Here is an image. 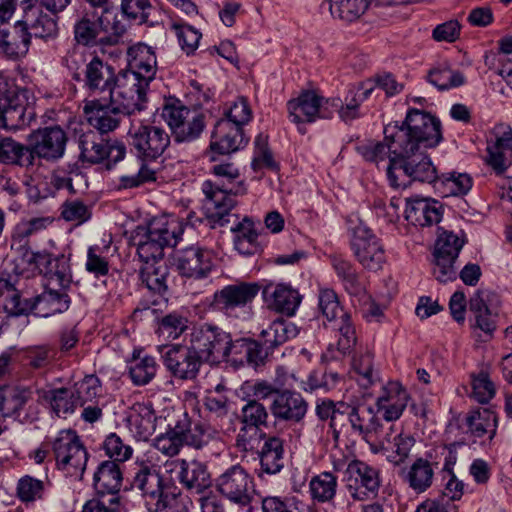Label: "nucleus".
I'll return each instance as SVG.
<instances>
[{"label":"nucleus","instance_id":"nucleus-21","mask_svg":"<svg viewBox=\"0 0 512 512\" xmlns=\"http://www.w3.org/2000/svg\"><path fill=\"white\" fill-rule=\"evenodd\" d=\"M44 274L49 285L68 288L72 282V273L69 258L65 255L53 256L46 252H37L30 260Z\"/></svg>","mask_w":512,"mask_h":512},{"label":"nucleus","instance_id":"nucleus-56","mask_svg":"<svg viewBox=\"0 0 512 512\" xmlns=\"http://www.w3.org/2000/svg\"><path fill=\"white\" fill-rule=\"evenodd\" d=\"M157 363L154 357H134L129 366V375L135 385H146L156 375Z\"/></svg>","mask_w":512,"mask_h":512},{"label":"nucleus","instance_id":"nucleus-12","mask_svg":"<svg viewBox=\"0 0 512 512\" xmlns=\"http://www.w3.org/2000/svg\"><path fill=\"white\" fill-rule=\"evenodd\" d=\"M215 486L222 496L241 507L249 505L252 501L253 478L240 464L225 469L216 478Z\"/></svg>","mask_w":512,"mask_h":512},{"label":"nucleus","instance_id":"nucleus-33","mask_svg":"<svg viewBox=\"0 0 512 512\" xmlns=\"http://www.w3.org/2000/svg\"><path fill=\"white\" fill-rule=\"evenodd\" d=\"M133 485L152 501H158L169 489L160 473L149 465H142L136 472Z\"/></svg>","mask_w":512,"mask_h":512},{"label":"nucleus","instance_id":"nucleus-3","mask_svg":"<svg viewBox=\"0 0 512 512\" xmlns=\"http://www.w3.org/2000/svg\"><path fill=\"white\" fill-rule=\"evenodd\" d=\"M218 438V432L211 426L201 422L192 423L188 414L182 413L174 423L168 425L165 433L156 437L154 446L167 456L177 455L186 445L194 449H202Z\"/></svg>","mask_w":512,"mask_h":512},{"label":"nucleus","instance_id":"nucleus-63","mask_svg":"<svg viewBox=\"0 0 512 512\" xmlns=\"http://www.w3.org/2000/svg\"><path fill=\"white\" fill-rule=\"evenodd\" d=\"M268 436L261 431V428L241 424L236 436V447L240 451L252 452L258 450L261 441H265Z\"/></svg>","mask_w":512,"mask_h":512},{"label":"nucleus","instance_id":"nucleus-29","mask_svg":"<svg viewBox=\"0 0 512 512\" xmlns=\"http://www.w3.org/2000/svg\"><path fill=\"white\" fill-rule=\"evenodd\" d=\"M409 395L399 382H389L384 395L377 400L379 410L383 411L384 422L399 419L407 406Z\"/></svg>","mask_w":512,"mask_h":512},{"label":"nucleus","instance_id":"nucleus-2","mask_svg":"<svg viewBox=\"0 0 512 512\" xmlns=\"http://www.w3.org/2000/svg\"><path fill=\"white\" fill-rule=\"evenodd\" d=\"M134 80L128 76L120 81L118 90L113 97H108L109 103L92 100L85 104L84 112L88 123L100 133H108L119 126L120 116H130L141 111L145 106L134 97Z\"/></svg>","mask_w":512,"mask_h":512},{"label":"nucleus","instance_id":"nucleus-57","mask_svg":"<svg viewBox=\"0 0 512 512\" xmlns=\"http://www.w3.org/2000/svg\"><path fill=\"white\" fill-rule=\"evenodd\" d=\"M191 499L176 488L169 489L154 503L155 512H190Z\"/></svg>","mask_w":512,"mask_h":512},{"label":"nucleus","instance_id":"nucleus-14","mask_svg":"<svg viewBox=\"0 0 512 512\" xmlns=\"http://www.w3.org/2000/svg\"><path fill=\"white\" fill-rule=\"evenodd\" d=\"M464 245V240L451 231L439 233L433 253V275L441 283L456 279L454 262Z\"/></svg>","mask_w":512,"mask_h":512},{"label":"nucleus","instance_id":"nucleus-25","mask_svg":"<svg viewBox=\"0 0 512 512\" xmlns=\"http://www.w3.org/2000/svg\"><path fill=\"white\" fill-rule=\"evenodd\" d=\"M108 17L96 13H85L74 25V36L78 44L84 46L105 45L104 33Z\"/></svg>","mask_w":512,"mask_h":512},{"label":"nucleus","instance_id":"nucleus-27","mask_svg":"<svg viewBox=\"0 0 512 512\" xmlns=\"http://www.w3.org/2000/svg\"><path fill=\"white\" fill-rule=\"evenodd\" d=\"M263 294L270 309L288 317L295 314L302 300L299 292L286 284L268 285Z\"/></svg>","mask_w":512,"mask_h":512},{"label":"nucleus","instance_id":"nucleus-47","mask_svg":"<svg viewBox=\"0 0 512 512\" xmlns=\"http://www.w3.org/2000/svg\"><path fill=\"white\" fill-rule=\"evenodd\" d=\"M434 478L432 464L423 458H418L409 468L405 480L409 487L417 493L425 492L431 487Z\"/></svg>","mask_w":512,"mask_h":512},{"label":"nucleus","instance_id":"nucleus-24","mask_svg":"<svg viewBox=\"0 0 512 512\" xmlns=\"http://www.w3.org/2000/svg\"><path fill=\"white\" fill-rule=\"evenodd\" d=\"M247 141L244 139L243 130L231 121L218 120L212 132L210 148L219 154H230L241 147Z\"/></svg>","mask_w":512,"mask_h":512},{"label":"nucleus","instance_id":"nucleus-19","mask_svg":"<svg viewBox=\"0 0 512 512\" xmlns=\"http://www.w3.org/2000/svg\"><path fill=\"white\" fill-rule=\"evenodd\" d=\"M170 473L175 474L176 480L188 492L202 494L212 483L207 465L199 460L175 459L167 462Z\"/></svg>","mask_w":512,"mask_h":512},{"label":"nucleus","instance_id":"nucleus-59","mask_svg":"<svg viewBox=\"0 0 512 512\" xmlns=\"http://www.w3.org/2000/svg\"><path fill=\"white\" fill-rule=\"evenodd\" d=\"M49 483V481L44 482L32 476L25 475L18 480L16 488L17 496L25 503L42 499L45 487Z\"/></svg>","mask_w":512,"mask_h":512},{"label":"nucleus","instance_id":"nucleus-20","mask_svg":"<svg viewBox=\"0 0 512 512\" xmlns=\"http://www.w3.org/2000/svg\"><path fill=\"white\" fill-rule=\"evenodd\" d=\"M202 190L206 196L204 209L207 218L220 226H224L229 222L226 217L230 215V211L237 204L234 196L238 194V191L226 188L224 183H213L210 180L203 183Z\"/></svg>","mask_w":512,"mask_h":512},{"label":"nucleus","instance_id":"nucleus-54","mask_svg":"<svg viewBox=\"0 0 512 512\" xmlns=\"http://www.w3.org/2000/svg\"><path fill=\"white\" fill-rule=\"evenodd\" d=\"M427 79L439 90H448L462 86L465 83L464 75L459 71L451 70L447 64H441L431 69Z\"/></svg>","mask_w":512,"mask_h":512},{"label":"nucleus","instance_id":"nucleus-10","mask_svg":"<svg viewBox=\"0 0 512 512\" xmlns=\"http://www.w3.org/2000/svg\"><path fill=\"white\" fill-rule=\"evenodd\" d=\"M128 136L136 155L147 161L160 157L170 145L169 134L163 128L149 124H132Z\"/></svg>","mask_w":512,"mask_h":512},{"label":"nucleus","instance_id":"nucleus-35","mask_svg":"<svg viewBox=\"0 0 512 512\" xmlns=\"http://www.w3.org/2000/svg\"><path fill=\"white\" fill-rule=\"evenodd\" d=\"M122 472L115 461L106 460L99 464L93 476V485L99 495L115 496L122 485Z\"/></svg>","mask_w":512,"mask_h":512},{"label":"nucleus","instance_id":"nucleus-18","mask_svg":"<svg viewBox=\"0 0 512 512\" xmlns=\"http://www.w3.org/2000/svg\"><path fill=\"white\" fill-rule=\"evenodd\" d=\"M161 353L164 365L177 379H195L203 364V361L190 344L166 346L162 348Z\"/></svg>","mask_w":512,"mask_h":512},{"label":"nucleus","instance_id":"nucleus-62","mask_svg":"<svg viewBox=\"0 0 512 512\" xmlns=\"http://www.w3.org/2000/svg\"><path fill=\"white\" fill-rule=\"evenodd\" d=\"M49 398L51 407L58 417L73 413L78 406L75 393L66 388L52 390Z\"/></svg>","mask_w":512,"mask_h":512},{"label":"nucleus","instance_id":"nucleus-42","mask_svg":"<svg viewBox=\"0 0 512 512\" xmlns=\"http://www.w3.org/2000/svg\"><path fill=\"white\" fill-rule=\"evenodd\" d=\"M30 389L16 386L0 388V412L4 417L19 416L20 411L31 399Z\"/></svg>","mask_w":512,"mask_h":512},{"label":"nucleus","instance_id":"nucleus-41","mask_svg":"<svg viewBox=\"0 0 512 512\" xmlns=\"http://www.w3.org/2000/svg\"><path fill=\"white\" fill-rule=\"evenodd\" d=\"M489 296L490 294L485 291H477L470 299L469 309L475 318L473 327L480 329L487 336L491 337L496 328V321L487 304Z\"/></svg>","mask_w":512,"mask_h":512},{"label":"nucleus","instance_id":"nucleus-58","mask_svg":"<svg viewBox=\"0 0 512 512\" xmlns=\"http://www.w3.org/2000/svg\"><path fill=\"white\" fill-rule=\"evenodd\" d=\"M16 35H10L0 29V51L8 57L16 58L27 53L30 41L23 32L15 30Z\"/></svg>","mask_w":512,"mask_h":512},{"label":"nucleus","instance_id":"nucleus-40","mask_svg":"<svg viewBox=\"0 0 512 512\" xmlns=\"http://www.w3.org/2000/svg\"><path fill=\"white\" fill-rule=\"evenodd\" d=\"M372 4V0H323L321 9L330 12L333 18L353 22L361 17Z\"/></svg>","mask_w":512,"mask_h":512},{"label":"nucleus","instance_id":"nucleus-50","mask_svg":"<svg viewBox=\"0 0 512 512\" xmlns=\"http://www.w3.org/2000/svg\"><path fill=\"white\" fill-rule=\"evenodd\" d=\"M142 231L143 234L137 233V236L134 238L137 254L141 261L144 265L163 262L165 246L146 229H142Z\"/></svg>","mask_w":512,"mask_h":512},{"label":"nucleus","instance_id":"nucleus-52","mask_svg":"<svg viewBox=\"0 0 512 512\" xmlns=\"http://www.w3.org/2000/svg\"><path fill=\"white\" fill-rule=\"evenodd\" d=\"M331 263L349 294L360 296L365 292L364 286L359 281L358 273L348 260L335 255L331 257Z\"/></svg>","mask_w":512,"mask_h":512},{"label":"nucleus","instance_id":"nucleus-36","mask_svg":"<svg viewBox=\"0 0 512 512\" xmlns=\"http://www.w3.org/2000/svg\"><path fill=\"white\" fill-rule=\"evenodd\" d=\"M33 304L34 315L46 318L68 310L70 297L63 291L48 288L33 297Z\"/></svg>","mask_w":512,"mask_h":512},{"label":"nucleus","instance_id":"nucleus-9","mask_svg":"<svg viewBox=\"0 0 512 512\" xmlns=\"http://www.w3.org/2000/svg\"><path fill=\"white\" fill-rule=\"evenodd\" d=\"M351 231L350 245L357 261L367 270H380L385 263V250L381 240L362 222Z\"/></svg>","mask_w":512,"mask_h":512},{"label":"nucleus","instance_id":"nucleus-8","mask_svg":"<svg viewBox=\"0 0 512 512\" xmlns=\"http://www.w3.org/2000/svg\"><path fill=\"white\" fill-rule=\"evenodd\" d=\"M260 291L256 282H236L224 286L213 295L212 307L229 317H237L248 308Z\"/></svg>","mask_w":512,"mask_h":512},{"label":"nucleus","instance_id":"nucleus-48","mask_svg":"<svg viewBox=\"0 0 512 512\" xmlns=\"http://www.w3.org/2000/svg\"><path fill=\"white\" fill-rule=\"evenodd\" d=\"M80 159L91 164L100 163L104 160V152L107 145L101 135L94 131L83 133L78 140Z\"/></svg>","mask_w":512,"mask_h":512},{"label":"nucleus","instance_id":"nucleus-38","mask_svg":"<svg viewBox=\"0 0 512 512\" xmlns=\"http://www.w3.org/2000/svg\"><path fill=\"white\" fill-rule=\"evenodd\" d=\"M234 234V248L242 255L250 256L261 251L258 241L259 234L254 222L245 217L236 226L231 228Z\"/></svg>","mask_w":512,"mask_h":512},{"label":"nucleus","instance_id":"nucleus-53","mask_svg":"<svg viewBox=\"0 0 512 512\" xmlns=\"http://www.w3.org/2000/svg\"><path fill=\"white\" fill-rule=\"evenodd\" d=\"M168 267L164 262L146 264L142 267L140 276L142 283L156 293H163L167 290Z\"/></svg>","mask_w":512,"mask_h":512},{"label":"nucleus","instance_id":"nucleus-60","mask_svg":"<svg viewBox=\"0 0 512 512\" xmlns=\"http://www.w3.org/2000/svg\"><path fill=\"white\" fill-rule=\"evenodd\" d=\"M319 309L330 322H338L348 316L340 306L337 294L331 289H321L319 293Z\"/></svg>","mask_w":512,"mask_h":512},{"label":"nucleus","instance_id":"nucleus-51","mask_svg":"<svg viewBox=\"0 0 512 512\" xmlns=\"http://www.w3.org/2000/svg\"><path fill=\"white\" fill-rule=\"evenodd\" d=\"M120 11L124 18L141 25L153 24L156 8L151 0H121Z\"/></svg>","mask_w":512,"mask_h":512},{"label":"nucleus","instance_id":"nucleus-44","mask_svg":"<svg viewBox=\"0 0 512 512\" xmlns=\"http://www.w3.org/2000/svg\"><path fill=\"white\" fill-rule=\"evenodd\" d=\"M346 415L349 417L347 435L360 437L366 442H370L371 431L377 418L373 410L351 405V410L346 412Z\"/></svg>","mask_w":512,"mask_h":512},{"label":"nucleus","instance_id":"nucleus-61","mask_svg":"<svg viewBox=\"0 0 512 512\" xmlns=\"http://www.w3.org/2000/svg\"><path fill=\"white\" fill-rule=\"evenodd\" d=\"M171 28L174 30L183 52L188 56L192 55L198 48L202 34L193 26L185 23L174 22Z\"/></svg>","mask_w":512,"mask_h":512},{"label":"nucleus","instance_id":"nucleus-30","mask_svg":"<svg viewBox=\"0 0 512 512\" xmlns=\"http://www.w3.org/2000/svg\"><path fill=\"white\" fill-rule=\"evenodd\" d=\"M129 429L139 441H147L156 429V415L150 402L135 403L128 416Z\"/></svg>","mask_w":512,"mask_h":512},{"label":"nucleus","instance_id":"nucleus-39","mask_svg":"<svg viewBox=\"0 0 512 512\" xmlns=\"http://www.w3.org/2000/svg\"><path fill=\"white\" fill-rule=\"evenodd\" d=\"M299 333L297 326L283 318L274 320L259 335L263 345L274 351L289 340L294 339Z\"/></svg>","mask_w":512,"mask_h":512},{"label":"nucleus","instance_id":"nucleus-23","mask_svg":"<svg viewBox=\"0 0 512 512\" xmlns=\"http://www.w3.org/2000/svg\"><path fill=\"white\" fill-rule=\"evenodd\" d=\"M176 262L181 275L202 279L206 278L213 268V255L210 250L193 245L178 251Z\"/></svg>","mask_w":512,"mask_h":512},{"label":"nucleus","instance_id":"nucleus-15","mask_svg":"<svg viewBox=\"0 0 512 512\" xmlns=\"http://www.w3.org/2000/svg\"><path fill=\"white\" fill-rule=\"evenodd\" d=\"M344 482L350 496L364 501L376 495L380 488L379 471L360 460H351L345 470Z\"/></svg>","mask_w":512,"mask_h":512},{"label":"nucleus","instance_id":"nucleus-34","mask_svg":"<svg viewBox=\"0 0 512 512\" xmlns=\"http://www.w3.org/2000/svg\"><path fill=\"white\" fill-rule=\"evenodd\" d=\"M261 472L268 475L279 473L284 467L283 440L276 436L265 438L262 446L257 450Z\"/></svg>","mask_w":512,"mask_h":512},{"label":"nucleus","instance_id":"nucleus-28","mask_svg":"<svg viewBox=\"0 0 512 512\" xmlns=\"http://www.w3.org/2000/svg\"><path fill=\"white\" fill-rule=\"evenodd\" d=\"M441 205L430 198L406 199L405 218L415 226H428L441 219Z\"/></svg>","mask_w":512,"mask_h":512},{"label":"nucleus","instance_id":"nucleus-5","mask_svg":"<svg viewBox=\"0 0 512 512\" xmlns=\"http://www.w3.org/2000/svg\"><path fill=\"white\" fill-rule=\"evenodd\" d=\"M161 116L177 143L198 139L206 127L203 113L188 108L177 99H169L165 102Z\"/></svg>","mask_w":512,"mask_h":512},{"label":"nucleus","instance_id":"nucleus-45","mask_svg":"<svg viewBox=\"0 0 512 512\" xmlns=\"http://www.w3.org/2000/svg\"><path fill=\"white\" fill-rule=\"evenodd\" d=\"M338 479L332 472L323 471L309 482V493L317 503H332L337 492Z\"/></svg>","mask_w":512,"mask_h":512},{"label":"nucleus","instance_id":"nucleus-17","mask_svg":"<svg viewBox=\"0 0 512 512\" xmlns=\"http://www.w3.org/2000/svg\"><path fill=\"white\" fill-rule=\"evenodd\" d=\"M129 55L132 57L129 63L132 70L122 72L134 74L137 83L133 88V98L137 97L138 101L145 106L147 102L146 91L157 70L156 55L151 47L146 44H139L131 48Z\"/></svg>","mask_w":512,"mask_h":512},{"label":"nucleus","instance_id":"nucleus-55","mask_svg":"<svg viewBox=\"0 0 512 512\" xmlns=\"http://www.w3.org/2000/svg\"><path fill=\"white\" fill-rule=\"evenodd\" d=\"M239 420L241 424L262 429L268 426V409L259 400L249 399L241 408Z\"/></svg>","mask_w":512,"mask_h":512},{"label":"nucleus","instance_id":"nucleus-11","mask_svg":"<svg viewBox=\"0 0 512 512\" xmlns=\"http://www.w3.org/2000/svg\"><path fill=\"white\" fill-rule=\"evenodd\" d=\"M84 76L81 80L84 87L93 94H107L113 97L114 92L118 90L120 81L131 77L136 84V77L132 73L116 74L115 69L110 64L104 62L99 57H93L85 65ZM135 87V85H133Z\"/></svg>","mask_w":512,"mask_h":512},{"label":"nucleus","instance_id":"nucleus-64","mask_svg":"<svg viewBox=\"0 0 512 512\" xmlns=\"http://www.w3.org/2000/svg\"><path fill=\"white\" fill-rule=\"evenodd\" d=\"M402 431L397 429L393 423L381 421L378 417L375 420L371 431V441H375L382 451H385L393 441L399 438Z\"/></svg>","mask_w":512,"mask_h":512},{"label":"nucleus","instance_id":"nucleus-1","mask_svg":"<svg viewBox=\"0 0 512 512\" xmlns=\"http://www.w3.org/2000/svg\"><path fill=\"white\" fill-rule=\"evenodd\" d=\"M440 121L434 116L410 109L398 128L391 145L392 159L386 166L388 179L394 187H405L404 178L433 183L437 170L423 149L433 148L442 139Z\"/></svg>","mask_w":512,"mask_h":512},{"label":"nucleus","instance_id":"nucleus-46","mask_svg":"<svg viewBox=\"0 0 512 512\" xmlns=\"http://www.w3.org/2000/svg\"><path fill=\"white\" fill-rule=\"evenodd\" d=\"M352 377L367 389L379 380V373L373 366V355L369 351L355 353L351 361Z\"/></svg>","mask_w":512,"mask_h":512},{"label":"nucleus","instance_id":"nucleus-16","mask_svg":"<svg viewBox=\"0 0 512 512\" xmlns=\"http://www.w3.org/2000/svg\"><path fill=\"white\" fill-rule=\"evenodd\" d=\"M68 137L66 132L58 125L44 127L33 131L29 135V150L35 158L46 161H57L64 156Z\"/></svg>","mask_w":512,"mask_h":512},{"label":"nucleus","instance_id":"nucleus-22","mask_svg":"<svg viewBox=\"0 0 512 512\" xmlns=\"http://www.w3.org/2000/svg\"><path fill=\"white\" fill-rule=\"evenodd\" d=\"M269 409L276 420L299 423L307 414L308 402L301 393L284 389L273 397Z\"/></svg>","mask_w":512,"mask_h":512},{"label":"nucleus","instance_id":"nucleus-26","mask_svg":"<svg viewBox=\"0 0 512 512\" xmlns=\"http://www.w3.org/2000/svg\"><path fill=\"white\" fill-rule=\"evenodd\" d=\"M493 139L488 142V163L498 172L503 173L508 165L507 153H512V129L506 125H498L493 129Z\"/></svg>","mask_w":512,"mask_h":512},{"label":"nucleus","instance_id":"nucleus-31","mask_svg":"<svg viewBox=\"0 0 512 512\" xmlns=\"http://www.w3.org/2000/svg\"><path fill=\"white\" fill-rule=\"evenodd\" d=\"M398 123L388 124L384 129L385 138L382 142L369 143L358 147L359 153L367 161L375 163L379 168L382 165L386 170V166L392 159L391 145L398 135Z\"/></svg>","mask_w":512,"mask_h":512},{"label":"nucleus","instance_id":"nucleus-4","mask_svg":"<svg viewBox=\"0 0 512 512\" xmlns=\"http://www.w3.org/2000/svg\"><path fill=\"white\" fill-rule=\"evenodd\" d=\"M35 117L28 89L13 83L0 88V128L11 132L23 130Z\"/></svg>","mask_w":512,"mask_h":512},{"label":"nucleus","instance_id":"nucleus-49","mask_svg":"<svg viewBox=\"0 0 512 512\" xmlns=\"http://www.w3.org/2000/svg\"><path fill=\"white\" fill-rule=\"evenodd\" d=\"M466 422L469 432L474 437L481 438L488 434L489 439H492L496 433L497 416L487 408L472 411L467 416Z\"/></svg>","mask_w":512,"mask_h":512},{"label":"nucleus","instance_id":"nucleus-43","mask_svg":"<svg viewBox=\"0 0 512 512\" xmlns=\"http://www.w3.org/2000/svg\"><path fill=\"white\" fill-rule=\"evenodd\" d=\"M0 163L25 168L33 166L29 145L21 144L10 137L0 138Z\"/></svg>","mask_w":512,"mask_h":512},{"label":"nucleus","instance_id":"nucleus-6","mask_svg":"<svg viewBox=\"0 0 512 512\" xmlns=\"http://www.w3.org/2000/svg\"><path fill=\"white\" fill-rule=\"evenodd\" d=\"M56 466L67 476L82 479L88 461V453L80 438L72 430L59 433L53 442Z\"/></svg>","mask_w":512,"mask_h":512},{"label":"nucleus","instance_id":"nucleus-37","mask_svg":"<svg viewBox=\"0 0 512 512\" xmlns=\"http://www.w3.org/2000/svg\"><path fill=\"white\" fill-rule=\"evenodd\" d=\"M289 117L296 123H311L318 118L319 96L313 91H305L287 104Z\"/></svg>","mask_w":512,"mask_h":512},{"label":"nucleus","instance_id":"nucleus-13","mask_svg":"<svg viewBox=\"0 0 512 512\" xmlns=\"http://www.w3.org/2000/svg\"><path fill=\"white\" fill-rule=\"evenodd\" d=\"M22 18L15 23V30H19L31 38L52 39L58 34V17L56 14L43 11V7L31 0L23 4Z\"/></svg>","mask_w":512,"mask_h":512},{"label":"nucleus","instance_id":"nucleus-7","mask_svg":"<svg viewBox=\"0 0 512 512\" xmlns=\"http://www.w3.org/2000/svg\"><path fill=\"white\" fill-rule=\"evenodd\" d=\"M189 343L203 363L218 364L227 358L230 334L219 327L203 325L193 330Z\"/></svg>","mask_w":512,"mask_h":512},{"label":"nucleus","instance_id":"nucleus-32","mask_svg":"<svg viewBox=\"0 0 512 512\" xmlns=\"http://www.w3.org/2000/svg\"><path fill=\"white\" fill-rule=\"evenodd\" d=\"M145 229L163 246L174 247L183 234L184 225L176 217L160 216L153 218Z\"/></svg>","mask_w":512,"mask_h":512}]
</instances>
